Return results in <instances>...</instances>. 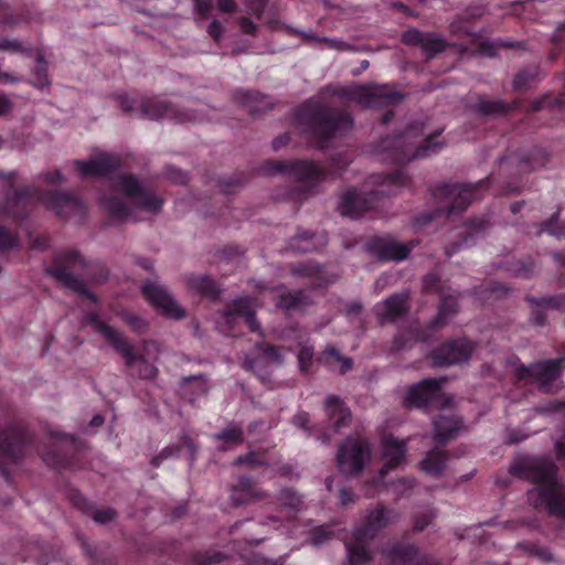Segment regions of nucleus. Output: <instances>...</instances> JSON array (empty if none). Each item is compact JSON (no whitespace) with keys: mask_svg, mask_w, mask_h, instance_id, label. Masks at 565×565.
Listing matches in <instances>:
<instances>
[{"mask_svg":"<svg viewBox=\"0 0 565 565\" xmlns=\"http://www.w3.org/2000/svg\"><path fill=\"white\" fill-rule=\"evenodd\" d=\"M509 472L534 487L526 492L529 503L539 512L565 520V484L558 480V467L548 458H516Z\"/></svg>","mask_w":565,"mask_h":565,"instance_id":"nucleus-1","label":"nucleus"},{"mask_svg":"<svg viewBox=\"0 0 565 565\" xmlns=\"http://www.w3.org/2000/svg\"><path fill=\"white\" fill-rule=\"evenodd\" d=\"M295 120L319 149L353 127V117L348 110L331 107L321 96L310 97L300 104L295 109Z\"/></svg>","mask_w":565,"mask_h":565,"instance_id":"nucleus-2","label":"nucleus"},{"mask_svg":"<svg viewBox=\"0 0 565 565\" xmlns=\"http://www.w3.org/2000/svg\"><path fill=\"white\" fill-rule=\"evenodd\" d=\"M493 181V175H489L477 183H440L431 188V195L438 206L435 211L423 213L415 218L414 226L422 228L430 222L465 211L469 204L481 196V192L487 190Z\"/></svg>","mask_w":565,"mask_h":565,"instance_id":"nucleus-3","label":"nucleus"},{"mask_svg":"<svg viewBox=\"0 0 565 565\" xmlns=\"http://www.w3.org/2000/svg\"><path fill=\"white\" fill-rule=\"evenodd\" d=\"M423 131V124L412 122L401 134L382 138L379 148L387 152L388 158L397 166L438 153L445 146L444 140H440L443 129L435 130L416 145L413 139L422 136Z\"/></svg>","mask_w":565,"mask_h":565,"instance_id":"nucleus-4","label":"nucleus"},{"mask_svg":"<svg viewBox=\"0 0 565 565\" xmlns=\"http://www.w3.org/2000/svg\"><path fill=\"white\" fill-rule=\"evenodd\" d=\"M257 173L264 175L286 174L295 178L299 185L288 191V198L301 202L312 192L313 188L327 177V171L310 160H273L263 161Z\"/></svg>","mask_w":565,"mask_h":565,"instance_id":"nucleus-5","label":"nucleus"},{"mask_svg":"<svg viewBox=\"0 0 565 565\" xmlns=\"http://www.w3.org/2000/svg\"><path fill=\"white\" fill-rule=\"evenodd\" d=\"M395 516L393 509L381 503L369 510L364 523L352 532L350 539L344 540L347 565H366L372 559L369 550L371 542L394 521Z\"/></svg>","mask_w":565,"mask_h":565,"instance_id":"nucleus-6","label":"nucleus"},{"mask_svg":"<svg viewBox=\"0 0 565 565\" xmlns=\"http://www.w3.org/2000/svg\"><path fill=\"white\" fill-rule=\"evenodd\" d=\"M380 188L369 192L360 193L355 189H349L342 194L339 204L340 213L351 218H360L367 211L380 206L381 196L395 195L396 190L406 186L408 183L407 174L397 169L393 172L380 174L377 181Z\"/></svg>","mask_w":565,"mask_h":565,"instance_id":"nucleus-7","label":"nucleus"},{"mask_svg":"<svg viewBox=\"0 0 565 565\" xmlns=\"http://www.w3.org/2000/svg\"><path fill=\"white\" fill-rule=\"evenodd\" d=\"M88 265L79 250L61 249L53 254L52 264L45 268V273L65 288L96 303L98 297L87 288L82 279L72 274V269L76 267L86 269Z\"/></svg>","mask_w":565,"mask_h":565,"instance_id":"nucleus-8","label":"nucleus"},{"mask_svg":"<svg viewBox=\"0 0 565 565\" xmlns=\"http://www.w3.org/2000/svg\"><path fill=\"white\" fill-rule=\"evenodd\" d=\"M116 100L122 113L128 115L139 113L141 117L147 119L169 118L179 124L199 120V116L193 110L179 108L158 98H143L138 100L127 94H120L116 96Z\"/></svg>","mask_w":565,"mask_h":565,"instance_id":"nucleus-9","label":"nucleus"},{"mask_svg":"<svg viewBox=\"0 0 565 565\" xmlns=\"http://www.w3.org/2000/svg\"><path fill=\"white\" fill-rule=\"evenodd\" d=\"M330 94L351 102H355L364 107L388 106L401 102L404 96L390 85H352L343 87L326 86L321 88L320 95Z\"/></svg>","mask_w":565,"mask_h":565,"instance_id":"nucleus-10","label":"nucleus"},{"mask_svg":"<svg viewBox=\"0 0 565 565\" xmlns=\"http://www.w3.org/2000/svg\"><path fill=\"white\" fill-rule=\"evenodd\" d=\"M50 446L38 447L42 460L54 469H72L76 466L77 455L83 449V441L75 435L47 429Z\"/></svg>","mask_w":565,"mask_h":565,"instance_id":"nucleus-11","label":"nucleus"},{"mask_svg":"<svg viewBox=\"0 0 565 565\" xmlns=\"http://www.w3.org/2000/svg\"><path fill=\"white\" fill-rule=\"evenodd\" d=\"M33 436L22 420H14L0 430V472L7 481L9 473L3 463H18L33 448Z\"/></svg>","mask_w":565,"mask_h":565,"instance_id":"nucleus-12","label":"nucleus"},{"mask_svg":"<svg viewBox=\"0 0 565 565\" xmlns=\"http://www.w3.org/2000/svg\"><path fill=\"white\" fill-rule=\"evenodd\" d=\"M39 199L61 220L84 223L87 217L86 203L73 192L51 190L43 192Z\"/></svg>","mask_w":565,"mask_h":565,"instance_id":"nucleus-13","label":"nucleus"},{"mask_svg":"<svg viewBox=\"0 0 565 565\" xmlns=\"http://www.w3.org/2000/svg\"><path fill=\"white\" fill-rule=\"evenodd\" d=\"M371 457L369 441L362 437H347L337 454L338 468L342 473L359 476Z\"/></svg>","mask_w":565,"mask_h":565,"instance_id":"nucleus-14","label":"nucleus"},{"mask_svg":"<svg viewBox=\"0 0 565 565\" xmlns=\"http://www.w3.org/2000/svg\"><path fill=\"white\" fill-rule=\"evenodd\" d=\"M476 344L466 337L445 341L440 347L430 352V359L435 366H450L467 362Z\"/></svg>","mask_w":565,"mask_h":565,"instance_id":"nucleus-15","label":"nucleus"},{"mask_svg":"<svg viewBox=\"0 0 565 565\" xmlns=\"http://www.w3.org/2000/svg\"><path fill=\"white\" fill-rule=\"evenodd\" d=\"M115 188L125 195L135 199V204L149 213H158L162 209L163 200L152 191L143 189L132 174L118 175Z\"/></svg>","mask_w":565,"mask_h":565,"instance_id":"nucleus-16","label":"nucleus"},{"mask_svg":"<svg viewBox=\"0 0 565 565\" xmlns=\"http://www.w3.org/2000/svg\"><path fill=\"white\" fill-rule=\"evenodd\" d=\"M565 358L544 360L531 363L530 365L521 364L514 371L516 381H525L533 377L540 387L544 391L561 375Z\"/></svg>","mask_w":565,"mask_h":565,"instance_id":"nucleus-17","label":"nucleus"},{"mask_svg":"<svg viewBox=\"0 0 565 565\" xmlns=\"http://www.w3.org/2000/svg\"><path fill=\"white\" fill-rule=\"evenodd\" d=\"M145 298L163 316L180 320L185 317V310L175 301L171 294L154 281L147 280L141 286Z\"/></svg>","mask_w":565,"mask_h":565,"instance_id":"nucleus-18","label":"nucleus"},{"mask_svg":"<svg viewBox=\"0 0 565 565\" xmlns=\"http://www.w3.org/2000/svg\"><path fill=\"white\" fill-rule=\"evenodd\" d=\"M237 318H243L252 332L264 335L260 323L256 318L254 299L252 297H238L226 306L223 319L231 333H233V326Z\"/></svg>","mask_w":565,"mask_h":565,"instance_id":"nucleus-19","label":"nucleus"},{"mask_svg":"<svg viewBox=\"0 0 565 565\" xmlns=\"http://www.w3.org/2000/svg\"><path fill=\"white\" fill-rule=\"evenodd\" d=\"M419 243L420 241L417 238L411 239L406 244H402L388 238L375 236L366 243V248L380 260L401 262L406 259L412 249L419 245Z\"/></svg>","mask_w":565,"mask_h":565,"instance_id":"nucleus-20","label":"nucleus"},{"mask_svg":"<svg viewBox=\"0 0 565 565\" xmlns=\"http://www.w3.org/2000/svg\"><path fill=\"white\" fill-rule=\"evenodd\" d=\"M443 381L437 379H424L411 385L404 397L407 408H426L430 403L439 399Z\"/></svg>","mask_w":565,"mask_h":565,"instance_id":"nucleus-21","label":"nucleus"},{"mask_svg":"<svg viewBox=\"0 0 565 565\" xmlns=\"http://www.w3.org/2000/svg\"><path fill=\"white\" fill-rule=\"evenodd\" d=\"M458 312V299L452 295L441 296L437 315L427 323L426 327L416 331V339L422 342L429 341L434 333L446 327L450 319Z\"/></svg>","mask_w":565,"mask_h":565,"instance_id":"nucleus-22","label":"nucleus"},{"mask_svg":"<svg viewBox=\"0 0 565 565\" xmlns=\"http://www.w3.org/2000/svg\"><path fill=\"white\" fill-rule=\"evenodd\" d=\"M36 199V191L31 186L15 189L8 193L2 206V212L17 221L28 217Z\"/></svg>","mask_w":565,"mask_h":565,"instance_id":"nucleus-23","label":"nucleus"},{"mask_svg":"<svg viewBox=\"0 0 565 565\" xmlns=\"http://www.w3.org/2000/svg\"><path fill=\"white\" fill-rule=\"evenodd\" d=\"M115 351L122 356L128 369L137 367L139 379L152 380L157 376L158 369L143 354L136 352L134 344L127 337L117 345Z\"/></svg>","mask_w":565,"mask_h":565,"instance_id":"nucleus-24","label":"nucleus"},{"mask_svg":"<svg viewBox=\"0 0 565 565\" xmlns=\"http://www.w3.org/2000/svg\"><path fill=\"white\" fill-rule=\"evenodd\" d=\"M74 166L81 177H107L120 168L121 161L116 154L102 153L89 161L75 160Z\"/></svg>","mask_w":565,"mask_h":565,"instance_id":"nucleus-25","label":"nucleus"},{"mask_svg":"<svg viewBox=\"0 0 565 565\" xmlns=\"http://www.w3.org/2000/svg\"><path fill=\"white\" fill-rule=\"evenodd\" d=\"M302 504V497L297 491L292 488H284L279 491L275 512L269 513L266 519L273 523L294 520Z\"/></svg>","mask_w":565,"mask_h":565,"instance_id":"nucleus-26","label":"nucleus"},{"mask_svg":"<svg viewBox=\"0 0 565 565\" xmlns=\"http://www.w3.org/2000/svg\"><path fill=\"white\" fill-rule=\"evenodd\" d=\"M525 301L531 306L530 320L535 327L547 324L546 309L565 310V294L543 297L526 295Z\"/></svg>","mask_w":565,"mask_h":565,"instance_id":"nucleus-27","label":"nucleus"},{"mask_svg":"<svg viewBox=\"0 0 565 565\" xmlns=\"http://www.w3.org/2000/svg\"><path fill=\"white\" fill-rule=\"evenodd\" d=\"M402 42L406 45L420 46L427 58H433L448 46V43L439 36L417 29H408L402 34Z\"/></svg>","mask_w":565,"mask_h":565,"instance_id":"nucleus-28","label":"nucleus"},{"mask_svg":"<svg viewBox=\"0 0 565 565\" xmlns=\"http://www.w3.org/2000/svg\"><path fill=\"white\" fill-rule=\"evenodd\" d=\"M548 161V154L543 148H534L531 151L502 157L499 161L500 169L508 164H515L520 173H530L542 168Z\"/></svg>","mask_w":565,"mask_h":565,"instance_id":"nucleus-29","label":"nucleus"},{"mask_svg":"<svg viewBox=\"0 0 565 565\" xmlns=\"http://www.w3.org/2000/svg\"><path fill=\"white\" fill-rule=\"evenodd\" d=\"M408 311V296L394 294L375 306V313L381 324L393 323Z\"/></svg>","mask_w":565,"mask_h":565,"instance_id":"nucleus-30","label":"nucleus"},{"mask_svg":"<svg viewBox=\"0 0 565 565\" xmlns=\"http://www.w3.org/2000/svg\"><path fill=\"white\" fill-rule=\"evenodd\" d=\"M323 409L328 425L332 428L333 433H338L341 428L350 425L352 419L351 411L338 395L328 396L324 401Z\"/></svg>","mask_w":565,"mask_h":565,"instance_id":"nucleus-31","label":"nucleus"},{"mask_svg":"<svg viewBox=\"0 0 565 565\" xmlns=\"http://www.w3.org/2000/svg\"><path fill=\"white\" fill-rule=\"evenodd\" d=\"M290 274L310 279L312 288H324L332 282V278L327 274L324 267L313 262L292 264L290 266Z\"/></svg>","mask_w":565,"mask_h":565,"instance_id":"nucleus-32","label":"nucleus"},{"mask_svg":"<svg viewBox=\"0 0 565 565\" xmlns=\"http://www.w3.org/2000/svg\"><path fill=\"white\" fill-rule=\"evenodd\" d=\"M462 426L460 418L455 415L440 414L434 420V440L438 446H445L456 437Z\"/></svg>","mask_w":565,"mask_h":565,"instance_id":"nucleus-33","label":"nucleus"},{"mask_svg":"<svg viewBox=\"0 0 565 565\" xmlns=\"http://www.w3.org/2000/svg\"><path fill=\"white\" fill-rule=\"evenodd\" d=\"M326 244L327 236L324 233L318 234L301 230L289 241V248L297 253H309L326 246Z\"/></svg>","mask_w":565,"mask_h":565,"instance_id":"nucleus-34","label":"nucleus"},{"mask_svg":"<svg viewBox=\"0 0 565 565\" xmlns=\"http://www.w3.org/2000/svg\"><path fill=\"white\" fill-rule=\"evenodd\" d=\"M260 498L262 493L250 477H239L237 483L232 488L231 501L234 507L244 505Z\"/></svg>","mask_w":565,"mask_h":565,"instance_id":"nucleus-35","label":"nucleus"},{"mask_svg":"<svg viewBox=\"0 0 565 565\" xmlns=\"http://www.w3.org/2000/svg\"><path fill=\"white\" fill-rule=\"evenodd\" d=\"M189 290L209 300H217L221 295V287L216 280L207 275H191L186 279Z\"/></svg>","mask_w":565,"mask_h":565,"instance_id":"nucleus-36","label":"nucleus"},{"mask_svg":"<svg viewBox=\"0 0 565 565\" xmlns=\"http://www.w3.org/2000/svg\"><path fill=\"white\" fill-rule=\"evenodd\" d=\"M85 323L90 326L95 332L100 333L115 350L126 335L102 321L97 311H88L84 316Z\"/></svg>","mask_w":565,"mask_h":565,"instance_id":"nucleus-37","label":"nucleus"},{"mask_svg":"<svg viewBox=\"0 0 565 565\" xmlns=\"http://www.w3.org/2000/svg\"><path fill=\"white\" fill-rule=\"evenodd\" d=\"M406 444L393 437L383 441V457L385 459L381 472L384 475L388 470L397 468L405 459Z\"/></svg>","mask_w":565,"mask_h":565,"instance_id":"nucleus-38","label":"nucleus"},{"mask_svg":"<svg viewBox=\"0 0 565 565\" xmlns=\"http://www.w3.org/2000/svg\"><path fill=\"white\" fill-rule=\"evenodd\" d=\"M507 108L505 100L500 98L493 99L487 95H478L471 106V109L479 116L488 118L507 116Z\"/></svg>","mask_w":565,"mask_h":565,"instance_id":"nucleus-39","label":"nucleus"},{"mask_svg":"<svg viewBox=\"0 0 565 565\" xmlns=\"http://www.w3.org/2000/svg\"><path fill=\"white\" fill-rule=\"evenodd\" d=\"M236 99L248 108L252 116L271 109L273 104L267 97L255 90H237L235 93Z\"/></svg>","mask_w":565,"mask_h":565,"instance_id":"nucleus-40","label":"nucleus"},{"mask_svg":"<svg viewBox=\"0 0 565 565\" xmlns=\"http://www.w3.org/2000/svg\"><path fill=\"white\" fill-rule=\"evenodd\" d=\"M99 206L107 212L109 218L121 223L130 217V209L119 198L114 195H102L98 200Z\"/></svg>","mask_w":565,"mask_h":565,"instance_id":"nucleus-41","label":"nucleus"},{"mask_svg":"<svg viewBox=\"0 0 565 565\" xmlns=\"http://www.w3.org/2000/svg\"><path fill=\"white\" fill-rule=\"evenodd\" d=\"M386 556L393 563L414 565L418 556V547L412 543H394L386 552Z\"/></svg>","mask_w":565,"mask_h":565,"instance_id":"nucleus-42","label":"nucleus"},{"mask_svg":"<svg viewBox=\"0 0 565 565\" xmlns=\"http://www.w3.org/2000/svg\"><path fill=\"white\" fill-rule=\"evenodd\" d=\"M448 452L438 448L429 450L420 461V469L433 477H440L446 469Z\"/></svg>","mask_w":565,"mask_h":565,"instance_id":"nucleus-43","label":"nucleus"},{"mask_svg":"<svg viewBox=\"0 0 565 565\" xmlns=\"http://www.w3.org/2000/svg\"><path fill=\"white\" fill-rule=\"evenodd\" d=\"M213 439L221 443L218 446L220 450L227 451L243 444L244 431L239 426L230 425L223 430L214 434Z\"/></svg>","mask_w":565,"mask_h":565,"instance_id":"nucleus-44","label":"nucleus"},{"mask_svg":"<svg viewBox=\"0 0 565 565\" xmlns=\"http://www.w3.org/2000/svg\"><path fill=\"white\" fill-rule=\"evenodd\" d=\"M489 221L486 217H475L466 222V228L459 234L462 239L459 244H455L451 248H446V255L450 257L461 245H470L471 238L475 234L484 231L488 227Z\"/></svg>","mask_w":565,"mask_h":565,"instance_id":"nucleus-45","label":"nucleus"},{"mask_svg":"<svg viewBox=\"0 0 565 565\" xmlns=\"http://www.w3.org/2000/svg\"><path fill=\"white\" fill-rule=\"evenodd\" d=\"M541 79V68L540 65L533 64L527 65L520 70L512 82V87L514 92H523L526 90L530 85L536 81Z\"/></svg>","mask_w":565,"mask_h":565,"instance_id":"nucleus-46","label":"nucleus"},{"mask_svg":"<svg viewBox=\"0 0 565 565\" xmlns=\"http://www.w3.org/2000/svg\"><path fill=\"white\" fill-rule=\"evenodd\" d=\"M561 210L554 212L550 218L542 221L536 224L537 235L546 233L557 239L565 237V221L559 220Z\"/></svg>","mask_w":565,"mask_h":565,"instance_id":"nucleus-47","label":"nucleus"},{"mask_svg":"<svg viewBox=\"0 0 565 565\" xmlns=\"http://www.w3.org/2000/svg\"><path fill=\"white\" fill-rule=\"evenodd\" d=\"M226 554L213 548L204 551H193L189 557L190 565H215L224 562Z\"/></svg>","mask_w":565,"mask_h":565,"instance_id":"nucleus-48","label":"nucleus"},{"mask_svg":"<svg viewBox=\"0 0 565 565\" xmlns=\"http://www.w3.org/2000/svg\"><path fill=\"white\" fill-rule=\"evenodd\" d=\"M535 269V262L532 257L525 259H508L505 270L519 278H531Z\"/></svg>","mask_w":565,"mask_h":565,"instance_id":"nucleus-49","label":"nucleus"},{"mask_svg":"<svg viewBox=\"0 0 565 565\" xmlns=\"http://www.w3.org/2000/svg\"><path fill=\"white\" fill-rule=\"evenodd\" d=\"M307 303L308 296L302 289L281 292L277 299V307L285 310L298 309Z\"/></svg>","mask_w":565,"mask_h":565,"instance_id":"nucleus-50","label":"nucleus"},{"mask_svg":"<svg viewBox=\"0 0 565 565\" xmlns=\"http://www.w3.org/2000/svg\"><path fill=\"white\" fill-rule=\"evenodd\" d=\"M518 546L519 548L524 551L529 556L537 558L542 563L550 564L554 561L551 551L547 547L542 546L537 543L523 542L520 543Z\"/></svg>","mask_w":565,"mask_h":565,"instance_id":"nucleus-51","label":"nucleus"},{"mask_svg":"<svg viewBox=\"0 0 565 565\" xmlns=\"http://www.w3.org/2000/svg\"><path fill=\"white\" fill-rule=\"evenodd\" d=\"M34 78L32 81V85L38 88H44L50 85V78L47 74V63L43 56V54L38 53L36 55V65L34 68Z\"/></svg>","mask_w":565,"mask_h":565,"instance_id":"nucleus-52","label":"nucleus"},{"mask_svg":"<svg viewBox=\"0 0 565 565\" xmlns=\"http://www.w3.org/2000/svg\"><path fill=\"white\" fill-rule=\"evenodd\" d=\"M29 18L24 14H15L11 8L0 1V23L3 26H13L20 22H26Z\"/></svg>","mask_w":565,"mask_h":565,"instance_id":"nucleus-53","label":"nucleus"},{"mask_svg":"<svg viewBox=\"0 0 565 565\" xmlns=\"http://www.w3.org/2000/svg\"><path fill=\"white\" fill-rule=\"evenodd\" d=\"M20 244L18 234L12 233L9 228L0 225V253L9 252Z\"/></svg>","mask_w":565,"mask_h":565,"instance_id":"nucleus-54","label":"nucleus"},{"mask_svg":"<svg viewBox=\"0 0 565 565\" xmlns=\"http://www.w3.org/2000/svg\"><path fill=\"white\" fill-rule=\"evenodd\" d=\"M81 547L89 559L90 565H110L108 557L99 552L97 547L90 546L86 541H82Z\"/></svg>","mask_w":565,"mask_h":565,"instance_id":"nucleus-55","label":"nucleus"},{"mask_svg":"<svg viewBox=\"0 0 565 565\" xmlns=\"http://www.w3.org/2000/svg\"><path fill=\"white\" fill-rule=\"evenodd\" d=\"M520 42H511V41H499V42H481L479 45V52L482 55L493 57L497 55V49L500 47H507V49H514L516 46H520Z\"/></svg>","mask_w":565,"mask_h":565,"instance_id":"nucleus-56","label":"nucleus"},{"mask_svg":"<svg viewBox=\"0 0 565 565\" xmlns=\"http://www.w3.org/2000/svg\"><path fill=\"white\" fill-rule=\"evenodd\" d=\"M437 518V511L435 509H428L425 512L417 513L414 515L413 532H423L431 522Z\"/></svg>","mask_w":565,"mask_h":565,"instance_id":"nucleus-57","label":"nucleus"},{"mask_svg":"<svg viewBox=\"0 0 565 565\" xmlns=\"http://www.w3.org/2000/svg\"><path fill=\"white\" fill-rule=\"evenodd\" d=\"M315 349L312 345H301L298 352L299 370L303 374H308L312 364Z\"/></svg>","mask_w":565,"mask_h":565,"instance_id":"nucleus-58","label":"nucleus"},{"mask_svg":"<svg viewBox=\"0 0 565 565\" xmlns=\"http://www.w3.org/2000/svg\"><path fill=\"white\" fill-rule=\"evenodd\" d=\"M333 536V531L329 525L316 526L310 534V543L312 545H321Z\"/></svg>","mask_w":565,"mask_h":565,"instance_id":"nucleus-59","label":"nucleus"},{"mask_svg":"<svg viewBox=\"0 0 565 565\" xmlns=\"http://www.w3.org/2000/svg\"><path fill=\"white\" fill-rule=\"evenodd\" d=\"M244 173L235 174L233 178L220 180L218 185L223 193L232 194L246 181Z\"/></svg>","mask_w":565,"mask_h":565,"instance_id":"nucleus-60","label":"nucleus"},{"mask_svg":"<svg viewBox=\"0 0 565 565\" xmlns=\"http://www.w3.org/2000/svg\"><path fill=\"white\" fill-rule=\"evenodd\" d=\"M180 452H181V446H174V445L167 446L157 456H154L151 459V465L154 468H158L161 466L163 460H166L168 458H177V457H179Z\"/></svg>","mask_w":565,"mask_h":565,"instance_id":"nucleus-61","label":"nucleus"},{"mask_svg":"<svg viewBox=\"0 0 565 565\" xmlns=\"http://www.w3.org/2000/svg\"><path fill=\"white\" fill-rule=\"evenodd\" d=\"M194 384L196 396H202L207 393V382L202 374L191 375L182 379V385Z\"/></svg>","mask_w":565,"mask_h":565,"instance_id":"nucleus-62","label":"nucleus"},{"mask_svg":"<svg viewBox=\"0 0 565 565\" xmlns=\"http://www.w3.org/2000/svg\"><path fill=\"white\" fill-rule=\"evenodd\" d=\"M122 320L137 333H143L148 328L147 322L132 312H125Z\"/></svg>","mask_w":565,"mask_h":565,"instance_id":"nucleus-63","label":"nucleus"},{"mask_svg":"<svg viewBox=\"0 0 565 565\" xmlns=\"http://www.w3.org/2000/svg\"><path fill=\"white\" fill-rule=\"evenodd\" d=\"M256 348L270 361H281L280 348L278 345L259 342L256 344Z\"/></svg>","mask_w":565,"mask_h":565,"instance_id":"nucleus-64","label":"nucleus"}]
</instances>
